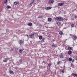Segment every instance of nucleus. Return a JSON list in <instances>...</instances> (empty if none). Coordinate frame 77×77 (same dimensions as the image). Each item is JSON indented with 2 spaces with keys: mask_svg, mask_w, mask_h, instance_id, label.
<instances>
[{
  "mask_svg": "<svg viewBox=\"0 0 77 77\" xmlns=\"http://www.w3.org/2000/svg\"><path fill=\"white\" fill-rule=\"evenodd\" d=\"M55 20H57V21H63V19L61 17H57L55 18Z\"/></svg>",
  "mask_w": 77,
  "mask_h": 77,
  "instance_id": "obj_1",
  "label": "nucleus"
},
{
  "mask_svg": "<svg viewBox=\"0 0 77 77\" xmlns=\"http://www.w3.org/2000/svg\"><path fill=\"white\" fill-rule=\"evenodd\" d=\"M36 35V33L35 32H33L31 33L29 36V38H33L34 37V36H35Z\"/></svg>",
  "mask_w": 77,
  "mask_h": 77,
  "instance_id": "obj_2",
  "label": "nucleus"
},
{
  "mask_svg": "<svg viewBox=\"0 0 77 77\" xmlns=\"http://www.w3.org/2000/svg\"><path fill=\"white\" fill-rule=\"evenodd\" d=\"M36 0H33L31 3H29L28 5L29 7H31V6H32V5H33V3H35V2H36Z\"/></svg>",
  "mask_w": 77,
  "mask_h": 77,
  "instance_id": "obj_3",
  "label": "nucleus"
},
{
  "mask_svg": "<svg viewBox=\"0 0 77 77\" xmlns=\"http://www.w3.org/2000/svg\"><path fill=\"white\" fill-rule=\"evenodd\" d=\"M64 5L63 3H58V6H62Z\"/></svg>",
  "mask_w": 77,
  "mask_h": 77,
  "instance_id": "obj_4",
  "label": "nucleus"
},
{
  "mask_svg": "<svg viewBox=\"0 0 77 77\" xmlns=\"http://www.w3.org/2000/svg\"><path fill=\"white\" fill-rule=\"evenodd\" d=\"M51 9V7H48L45 8V9H46V10H47V11L48 10H50V9Z\"/></svg>",
  "mask_w": 77,
  "mask_h": 77,
  "instance_id": "obj_5",
  "label": "nucleus"
},
{
  "mask_svg": "<svg viewBox=\"0 0 77 77\" xmlns=\"http://www.w3.org/2000/svg\"><path fill=\"white\" fill-rule=\"evenodd\" d=\"M54 3V1L52 0H51L49 2V4H51V3Z\"/></svg>",
  "mask_w": 77,
  "mask_h": 77,
  "instance_id": "obj_6",
  "label": "nucleus"
},
{
  "mask_svg": "<svg viewBox=\"0 0 77 77\" xmlns=\"http://www.w3.org/2000/svg\"><path fill=\"white\" fill-rule=\"evenodd\" d=\"M20 45H23L24 44V41H22V40H20Z\"/></svg>",
  "mask_w": 77,
  "mask_h": 77,
  "instance_id": "obj_7",
  "label": "nucleus"
},
{
  "mask_svg": "<svg viewBox=\"0 0 77 77\" xmlns=\"http://www.w3.org/2000/svg\"><path fill=\"white\" fill-rule=\"evenodd\" d=\"M5 60H3V62H8V59L7 58H5Z\"/></svg>",
  "mask_w": 77,
  "mask_h": 77,
  "instance_id": "obj_8",
  "label": "nucleus"
},
{
  "mask_svg": "<svg viewBox=\"0 0 77 77\" xmlns=\"http://www.w3.org/2000/svg\"><path fill=\"white\" fill-rule=\"evenodd\" d=\"M51 20H52L51 19V18H48V21L49 22H50L51 21Z\"/></svg>",
  "mask_w": 77,
  "mask_h": 77,
  "instance_id": "obj_9",
  "label": "nucleus"
},
{
  "mask_svg": "<svg viewBox=\"0 0 77 77\" xmlns=\"http://www.w3.org/2000/svg\"><path fill=\"white\" fill-rule=\"evenodd\" d=\"M44 17V16L42 15H39L38 17V18H43Z\"/></svg>",
  "mask_w": 77,
  "mask_h": 77,
  "instance_id": "obj_10",
  "label": "nucleus"
},
{
  "mask_svg": "<svg viewBox=\"0 0 77 77\" xmlns=\"http://www.w3.org/2000/svg\"><path fill=\"white\" fill-rule=\"evenodd\" d=\"M11 8V7L10 6L8 5L7 6V8L8 9H10V8Z\"/></svg>",
  "mask_w": 77,
  "mask_h": 77,
  "instance_id": "obj_11",
  "label": "nucleus"
},
{
  "mask_svg": "<svg viewBox=\"0 0 77 77\" xmlns=\"http://www.w3.org/2000/svg\"><path fill=\"white\" fill-rule=\"evenodd\" d=\"M18 4H19V2H14V5H18Z\"/></svg>",
  "mask_w": 77,
  "mask_h": 77,
  "instance_id": "obj_12",
  "label": "nucleus"
},
{
  "mask_svg": "<svg viewBox=\"0 0 77 77\" xmlns=\"http://www.w3.org/2000/svg\"><path fill=\"white\" fill-rule=\"evenodd\" d=\"M71 53H72V51H69L68 52V54H71Z\"/></svg>",
  "mask_w": 77,
  "mask_h": 77,
  "instance_id": "obj_13",
  "label": "nucleus"
},
{
  "mask_svg": "<svg viewBox=\"0 0 77 77\" xmlns=\"http://www.w3.org/2000/svg\"><path fill=\"white\" fill-rule=\"evenodd\" d=\"M59 34L60 35H63V32H62V31L60 32H59Z\"/></svg>",
  "mask_w": 77,
  "mask_h": 77,
  "instance_id": "obj_14",
  "label": "nucleus"
},
{
  "mask_svg": "<svg viewBox=\"0 0 77 77\" xmlns=\"http://www.w3.org/2000/svg\"><path fill=\"white\" fill-rule=\"evenodd\" d=\"M39 39L41 40L42 39V36L40 35L39 37Z\"/></svg>",
  "mask_w": 77,
  "mask_h": 77,
  "instance_id": "obj_15",
  "label": "nucleus"
},
{
  "mask_svg": "<svg viewBox=\"0 0 77 77\" xmlns=\"http://www.w3.org/2000/svg\"><path fill=\"white\" fill-rule=\"evenodd\" d=\"M10 73L11 74H14V72L12 71H10Z\"/></svg>",
  "mask_w": 77,
  "mask_h": 77,
  "instance_id": "obj_16",
  "label": "nucleus"
},
{
  "mask_svg": "<svg viewBox=\"0 0 77 77\" xmlns=\"http://www.w3.org/2000/svg\"><path fill=\"white\" fill-rule=\"evenodd\" d=\"M32 23H29L28 24V26H32Z\"/></svg>",
  "mask_w": 77,
  "mask_h": 77,
  "instance_id": "obj_17",
  "label": "nucleus"
},
{
  "mask_svg": "<svg viewBox=\"0 0 77 77\" xmlns=\"http://www.w3.org/2000/svg\"><path fill=\"white\" fill-rule=\"evenodd\" d=\"M57 64L58 65H60V61H58V62H57Z\"/></svg>",
  "mask_w": 77,
  "mask_h": 77,
  "instance_id": "obj_18",
  "label": "nucleus"
},
{
  "mask_svg": "<svg viewBox=\"0 0 77 77\" xmlns=\"http://www.w3.org/2000/svg\"><path fill=\"white\" fill-rule=\"evenodd\" d=\"M76 39H77V37L75 36L73 38V40H76Z\"/></svg>",
  "mask_w": 77,
  "mask_h": 77,
  "instance_id": "obj_19",
  "label": "nucleus"
},
{
  "mask_svg": "<svg viewBox=\"0 0 77 77\" xmlns=\"http://www.w3.org/2000/svg\"><path fill=\"white\" fill-rule=\"evenodd\" d=\"M68 49L69 50H72V48L71 47H69L68 48Z\"/></svg>",
  "mask_w": 77,
  "mask_h": 77,
  "instance_id": "obj_20",
  "label": "nucleus"
},
{
  "mask_svg": "<svg viewBox=\"0 0 77 77\" xmlns=\"http://www.w3.org/2000/svg\"><path fill=\"white\" fill-rule=\"evenodd\" d=\"M7 2H8V0H5L4 1V3L6 4V3H7Z\"/></svg>",
  "mask_w": 77,
  "mask_h": 77,
  "instance_id": "obj_21",
  "label": "nucleus"
},
{
  "mask_svg": "<svg viewBox=\"0 0 77 77\" xmlns=\"http://www.w3.org/2000/svg\"><path fill=\"white\" fill-rule=\"evenodd\" d=\"M20 53H22L23 52V50L21 49H20L19 50Z\"/></svg>",
  "mask_w": 77,
  "mask_h": 77,
  "instance_id": "obj_22",
  "label": "nucleus"
},
{
  "mask_svg": "<svg viewBox=\"0 0 77 77\" xmlns=\"http://www.w3.org/2000/svg\"><path fill=\"white\" fill-rule=\"evenodd\" d=\"M69 61H72V58H69Z\"/></svg>",
  "mask_w": 77,
  "mask_h": 77,
  "instance_id": "obj_23",
  "label": "nucleus"
},
{
  "mask_svg": "<svg viewBox=\"0 0 77 77\" xmlns=\"http://www.w3.org/2000/svg\"><path fill=\"white\" fill-rule=\"evenodd\" d=\"M74 24H72L71 26L72 27H74Z\"/></svg>",
  "mask_w": 77,
  "mask_h": 77,
  "instance_id": "obj_24",
  "label": "nucleus"
},
{
  "mask_svg": "<svg viewBox=\"0 0 77 77\" xmlns=\"http://www.w3.org/2000/svg\"><path fill=\"white\" fill-rule=\"evenodd\" d=\"M56 24H58L59 25L60 24V22H56Z\"/></svg>",
  "mask_w": 77,
  "mask_h": 77,
  "instance_id": "obj_25",
  "label": "nucleus"
},
{
  "mask_svg": "<svg viewBox=\"0 0 77 77\" xmlns=\"http://www.w3.org/2000/svg\"><path fill=\"white\" fill-rule=\"evenodd\" d=\"M45 38H42V42H44V41H45Z\"/></svg>",
  "mask_w": 77,
  "mask_h": 77,
  "instance_id": "obj_26",
  "label": "nucleus"
},
{
  "mask_svg": "<svg viewBox=\"0 0 77 77\" xmlns=\"http://www.w3.org/2000/svg\"><path fill=\"white\" fill-rule=\"evenodd\" d=\"M60 58H63V55H60Z\"/></svg>",
  "mask_w": 77,
  "mask_h": 77,
  "instance_id": "obj_27",
  "label": "nucleus"
},
{
  "mask_svg": "<svg viewBox=\"0 0 77 77\" xmlns=\"http://www.w3.org/2000/svg\"><path fill=\"white\" fill-rule=\"evenodd\" d=\"M51 46L52 47H56V45H54L53 44V45H51Z\"/></svg>",
  "mask_w": 77,
  "mask_h": 77,
  "instance_id": "obj_28",
  "label": "nucleus"
},
{
  "mask_svg": "<svg viewBox=\"0 0 77 77\" xmlns=\"http://www.w3.org/2000/svg\"><path fill=\"white\" fill-rule=\"evenodd\" d=\"M48 66L49 67H50L51 66V64H49L48 65Z\"/></svg>",
  "mask_w": 77,
  "mask_h": 77,
  "instance_id": "obj_29",
  "label": "nucleus"
},
{
  "mask_svg": "<svg viewBox=\"0 0 77 77\" xmlns=\"http://www.w3.org/2000/svg\"><path fill=\"white\" fill-rule=\"evenodd\" d=\"M61 72H62L63 73H64V72H65V71L64 70H63L61 71Z\"/></svg>",
  "mask_w": 77,
  "mask_h": 77,
  "instance_id": "obj_30",
  "label": "nucleus"
},
{
  "mask_svg": "<svg viewBox=\"0 0 77 77\" xmlns=\"http://www.w3.org/2000/svg\"><path fill=\"white\" fill-rule=\"evenodd\" d=\"M74 59H73L72 60V62L73 63V62H74Z\"/></svg>",
  "mask_w": 77,
  "mask_h": 77,
  "instance_id": "obj_31",
  "label": "nucleus"
},
{
  "mask_svg": "<svg viewBox=\"0 0 77 77\" xmlns=\"http://www.w3.org/2000/svg\"><path fill=\"white\" fill-rule=\"evenodd\" d=\"M15 50H16L17 51V50H18V49L17 48H15Z\"/></svg>",
  "mask_w": 77,
  "mask_h": 77,
  "instance_id": "obj_32",
  "label": "nucleus"
},
{
  "mask_svg": "<svg viewBox=\"0 0 77 77\" xmlns=\"http://www.w3.org/2000/svg\"><path fill=\"white\" fill-rule=\"evenodd\" d=\"M74 75H75V76H76V77H77V74H74Z\"/></svg>",
  "mask_w": 77,
  "mask_h": 77,
  "instance_id": "obj_33",
  "label": "nucleus"
},
{
  "mask_svg": "<svg viewBox=\"0 0 77 77\" xmlns=\"http://www.w3.org/2000/svg\"><path fill=\"white\" fill-rule=\"evenodd\" d=\"M75 18H77V16L75 15Z\"/></svg>",
  "mask_w": 77,
  "mask_h": 77,
  "instance_id": "obj_34",
  "label": "nucleus"
},
{
  "mask_svg": "<svg viewBox=\"0 0 77 77\" xmlns=\"http://www.w3.org/2000/svg\"><path fill=\"white\" fill-rule=\"evenodd\" d=\"M37 3H39V0H37Z\"/></svg>",
  "mask_w": 77,
  "mask_h": 77,
  "instance_id": "obj_35",
  "label": "nucleus"
},
{
  "mask_svg": "<svg viewBox=\"0 0 77 77\" xmlns=\"http://www.w3.org/2000/svg\"><path fill=\"white\" fill-rule=\"evenodd\" d=\"M19 62L20 63H21V62H22V61L21 60H20L19 61Z\"/></svg>",
  "mask_w": 77,
  "mask_h": 77,
  "instance_id": "obj_36",
  "label": "nucleus"
},
{
  "mask_svg": "<svg viewBox=\"0 0 77 77\" xmlns=\"http://www.w3.org/2000/svg\"><path fill=\"white\" fill-rule=\"evenodd\" d=\"M70 36H72V34H70Z\"/></svg>",
  "mask_w": 77,
  "mask_h": 77,
  "instance_id": "obj_37",
  "label": "nucleus"
},
{
  "mask_svg": "<svg viewBox=\"0 0 77 77\" xmlns=\"http://www.w3.org/2000/svg\"><path fill=\"white\" fill-rule=\"evenodd\" d=\"M76 60H77V56L76 57Z\"/></svg>",
  "mask_w": 77,
  "mask_h": 77,
  "instance_id": "obj_38",
  "label": "nucleus"
}]
</instances>
